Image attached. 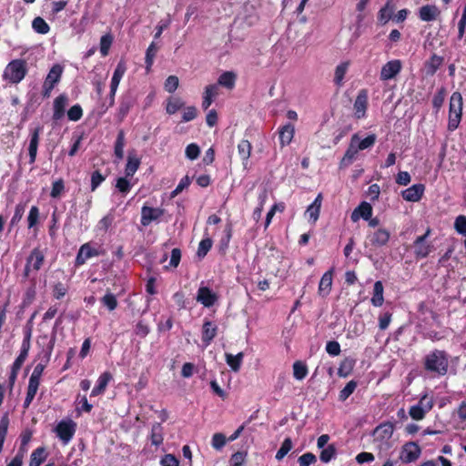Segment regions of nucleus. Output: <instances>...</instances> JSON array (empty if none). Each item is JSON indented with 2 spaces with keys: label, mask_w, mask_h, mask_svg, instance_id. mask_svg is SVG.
I'll return each instance as SVG.
<instances>
[{
  "label": "nucleus",
  "mask_w": 466,
  "mask_h": 466,
  "mask_svg": "<svg viewBox=\"0 0 466 466\" xmlns=\"http://www.w3.org/2000/svg\"><path fill=\"white\" fill-rule=\"evenodd\" d=\"M424 370L438 376H444L449 369V355L446 351L434 350L424 357Z\"/></svg>",
  "instance_id": "f257e3e1"
},
{
  "label": "nucleus",
  "mask_w": 466,
  "mask_h": 466,
  "mask_svg": "<svg viewBox=\"0 0 466 466\" xmlns=\"http://www.w3.org/2000/svg\"><path fill=\"white\" fill-rule=\"evenodd\" d=\"M27 63L24 59H14L5 66L3 79L10 84L20 83L27 75Z\"/></svg>",
  "instance_id": "f03ea898"
},
{
  "label": "nucleus",
  "mask_w": 466,
  "mask_h": 466,
  "mask_svg": "<svg viewBox=\"0 0 466 466\" xmlns=\"http://www.w3.org/2000/svg\"><path fill=\"white\" fill-rule=\"evenodd\" d=\"M463 100L460 92H453L450 98L448 130H456L461 121Z\"/></svg>",
  "instance_id": "7ed1b4c3"
},
{
  "label": "nucleus",
  "mask_w": 466,
  "mask_h": 466,
  "mask_svg": "<svg viewBox=\"0 0 466 466\" xmlns=\"http://www.w3.org/2000/svg\"><path fill=\"white\" fill-rule=\"evenodd\" d=\"M104 254V250L100 246L94 245L91 242L83 244L76 258V266L79 267L84 265L87 259L99 257Z\"/></svg>",
  "instance_id": "20e7f679"
},
{
  "label": "nucleus",
  "mask_w": 466,
  "mask_h": 466,
  "mask_svg": "<svg viewBox=\"0 0 466 466\" xmlns=\"http://www.w3.org/2000/svg\"><path fill=\"white\" fill-rule=\"evenodd\" d=\"M431 228H428L426 232L422 236H419L413 242L414 256L417 259L427 258L430 253L433 250V245L427 241V238L431 235Z\"/></svg>",
  "instance_id": "39448f33"
},
{
  "label": "nucleus",
  "mask_w": 466,
  "mask_h": 466,
  "mask_svg": "<svg viewBox=\"0 0 466 466\" xmlns=\"http://www.w3.org/2000/svg\"><path fill=\"white\" fill-rule=\"evenodd\" d=\"M421 454L420 447L414 441L405 443L400 453V460L404 463L417 461Z\"/></svg>",
  "instance_id": "423d86ee"
},
{
  "label": "nucleus",
  "mask_w": 466,
  "mask_h": 466,
  "mask_svg": "<svg viewBox=\"0 0 466 466\" xmlns=\"http://www.w3.org/2000/svg\"><path fill=\"white\" fill-rule=\"evenodd\" d=\"M390 231L384 228H379L374 231H370L367 236L369 244L376 248L386 246L390 240Z\"/></svg>",
  "instance_id": "0eeeda50"
},
{
  "label": "nucleus",
  "mask_w": 466,
  "mask_h": 466,
  "mask_svg": "<svg viewBox=\"0 0 466 466\" xmlns=\"http://www.w3.org/2000/svg\"><path fill=\"white\" fill-rule=\"evenodd\" d=\"M359 140V135L354 134L350 141L349 147L339 161V167L340 169L348 167L350 166L353 161L357 158L358 153L360 149L356 147L357 142Z\"/></svg>",
  "instance_id": "6e6552de"
},
{
  "label": "nucleus",
  "mask_w": 466,
  "mask_h": 466,
  "mask_svg": "<svg viewBox=\"0 0 466 466\" xmlns=\"http://www.w3.org/2000/svg\"><path fill=\"white\" fill-rule=\"evenodd\" d=\"M58 82V64L53 65L48 75L46 76L40 96L49 98L56 84Z\"/></svg>",
  "instance_id": "1a4fd4ad"
},
{
  "label": "nucleus",
  "mask_w": 466,
  "mask_h": 466,
  "mask_svg": "<svg viewBox=\"0 0 466 466\" xmlns=\"http://www.w3.org/2000/svg\"><path fill=\"white\" fill-rule=\"evenodd\" d=\"M402 69V63L400 59H393L382 66L380 78L388 81L395 78Z\"/></svg>",
  "instance_id": "9d476101"
},
{
  "label": "nucleus",
  "mask_w": 466,
  "mask_h": 466,
  "mask_svg": "<svg viewBox=\"0 0 466 466\" xmlns=\"http://www.w3.org/2000/svg\"><path fill=\"white\" fill-rule=\"evenodd\" d=\"M368 108V90L360 89L353 104L354 116L357 119L366 117Z\"/></svg>",
  "instance_id": "9b49d317"
},
{
  "label": "nucleus",
  "mask_w": 466,
  "mask_h": 466,
  "mask_svg": "<svg viewBox=\"0 0 466 466\" xmlns=\"http://www.w3.org/2000/svg\"><path fill=\"white\" fill-rule=\"evenodd\" d=\"M44 261V255L41 250L35 248L30 256L27 258L26 264L24 270V275L27 278L31 270L37 271L41 268Z\"/></svg>",
  "instance_id": "f8f14e48"
},
{
  "label": "nucleus",
  "mask_w": 466,
  "mask_h": 466,
  "mask_svg": "<svg viewBox=\"0 0 466 466\" xmlns=\"http://www.w3.org/2000/svg\"><path fill=\"white\" fill-rule=\"evenodd\" d=\"M164 214V209L159 208H152L144 205L141 208V225L147 227L152 221L157 220Z\"/></svg>",
  "instance_id": "ddd939ff"
},
{
  "label": "nucleus",
  "mask_w": 466,
  "mask_h": 466,
  "mask_svg": "<svg viewBox=\"0 0 466 466\" xmlns=\"http://www.w3.org/2000/svg\"><path fill=\"white\" fill-rule=\"evenodd\" d=\"M196 299L204 307L210 308L218 301V296L208 287L201 286L198 290Z\"/></svg>",
  "instance_id": "4468645a"
},
{
  "label": "nucleus",
  "mask_w": 466,
  "mask_h": 466,
  "mask_svg": "<svg viewBox=\"0 0 466 466\" xmlns=\"http://www.w3.org/2000/svg\"><path fill=\"white\" fill-rule=\"evenodd\" d=\"M394 427L392 423H382L373 431L374 441L380 443H386L393 434Z\"/></svg>",
  "instance_id": "2eb2a0df"
},
{
  "label": "nucleus",
  "mask_w": 466,
  "mask_h": 466,
  "mask_svg": "<svg viewBox=\"0 0 466 466\" xmlns=\"http://www.w3.org/2000/svg\"><path fill=\"white\" fill-rule=\"evenodd\" d=\"M76 430V423L71 419L60 421V440L67 443L74 436Z\"/></svg>",
  "instance_id": "dca6fc26"
},
{
  "label": "nucleus",
  "mask_w": 466,
  "mask_h": 466,
  "mask_svg": "<svg viewBox=\"0 0 466 466\" xmlns=\"http://www.w3.org/2000/svg\"><path fill=\"white\" fill-rule=\"evenodd\" d=\"M425 187L423 184H415L401 192V197L406 201L417 202L423 196Z\"/></svg>",
  "instance_id": "f3484780"
},
{
  "label": "nucleus",
  "mask_w": 466,
  "mask_h": 466,
  "mask_svg": "<svg viewBox=\"0 0 466 466\" xmlns=\"http://www.w3.org/2000/svg\"><path fill=\"white\" fill-rule=\"evenodd\" d=\"M372 207L370 203L362 201L351 213L350 218L353 222L358 221L360 218L369 220L372 217Z\"/></svg>",
  "instance_id": "a211bd4d"
},
{
  "label": "nucleus",
  "mask_w": 466,
  "mask_h": 466,
  "mask_svg": "<svg viewBox=\"0 0 466 466\" xmlns=\"http://www.w3.org/2000/svg\"><path fill=\"white\" fill-rule=\"evenodd\" d=\"M322 200V194L319 193L314 201L308 207L305 212V216L308 218L309 221H311L313 224H315L319 218Z\"/></svg>",
  "instance_id": "6ab92c4d"
},
{
  "label": "nucleus",
  "mask_w": 466,
  "mask_h": 466,
  "mask_svg": "<svg viewBox=\"0 0 466 466\" xmlns=\"http://www.w3.org/2000/svg\"><path fill=\"white\" fill-rule=\"evenodd\" d=\"M218 334V326L211 320L205 319L202 326V342L208 346Z\"/></svg>",
  "instance_id": "aec40b11"
},
{
  "label": "nucleus",
  "mask_w": 466,
  "mask_h": 466,
  "mask_svg": "<svg viewBox=\"0 0 466 466\" xmlns=\"http://www.w3.org/2000/svg\"><path fill=\"white\" fill-rule=\"evenodd\" d=\"M333 279V268L326 271L319 281L318 293L320 297L326 298L331 291Z\"/></svg>",
  "instance_id": "412c9836"
},
{
  "label": "nucleus",
  "mask_w": 466,
  "mask_h": 466,
  "mask_svg": "<svg viewBox=\"0 0 466 466\" xmlns=\"http://www.w3.org/2000/svg\"><path fill=\"white\" fill-rule=\"evenodd\" d=\"M127 67L126 61L123 58L120 59L115 68V71L113 73V76L111 79V83H110V88L112 89L113 92H116L118 85H119L123 76L127 72Z\"/></svg>",
  "instance_id": "4be33fe9"
},
{
  "label": "nucleus",
  "mask_w": 466,
  "mask_h": 466,
  "mask_svg": "<svg viewBox=\"0 0 466 466\" xmlns=\"http://www.w3.org/2000/svg\"><path fill=\"white\" fill-rule=\"evenodd\" d=\"M439 15L440 10L433 5H426L419 9V18L423 22L434 21Z\"/></svg>",
  "instance_id": "5701e85b"
},
{
  "label": "nucleus",
  "mask_w": 466,
  "mask_h": 466,
  "mask_svg": "<svg viewBox=\"0 0 466 466\" xmlns=\"http://www.w3.org/2000/svg\"><path fill=\"white\" fill-rule=\"evenodd\" d=\"M295 134V127L292 124L288 123L281 127L279 130V143L283 147L291 143Z\"/></svg>",
  "instance_id": "b1692460"
},
{
  "label": "nucleus",
  "mask_w": 466,
  "mask_h": 466,
  "mask_svg": "<svg viewBox=\"0 0 466 466\" xmlns=\"http://www.w3.org/2000/svg\"><path fill=\"white\" fill-rule=\"evenodd\" d=\"M395 5L392 0H388L378 13V20L381 25H386L390 19H393Z\"/></svg>",
  "instance_id": "393cba45"
},
{
  "label": "nucleus",
  "mask_w": 466,
  "mask_h": 466,
  "mask_svg": "<svg viewBox=\"0 0 466 466\" xmlns=\"http://www.w3.org/2000/svg\"><path fill=\"white\" fill-rule=\"evenodd\" d=\"M112 379V374L109 371L103 372L98 377L96 383L91 391V396H97L103 393Z\"/></svg>",
  "instance_id": "a878e982"
},
{
  "label": "nucleus",
  "mask_w": 466,
  "mask_h": 466,
  "mask_svg": "<svg viewBox=\"0 0 466 466\" xmlns=\"http://www.w3.org/2000/svg\"><path fill=\"white\" fill-rule=\"evenodd\" d=\"M444 58L436 54L431 55V56L425 62L424 66L426 70L427 76H433L437 72V70L443 64Z\"/></svg>",
  "instance_id": "bb28decb"
},
{
  "label": "nucleus",
  "mask_w": 466,
  "mask_h": 466,
  "mask_svg": "<svg viewBox=\"0 0 466 466\" xmlns=\"http://www.w3.org/2000/svg\"><path fill=\"white\" fill-rule=\"evenodd\" d=\"M218 86L208 85L205 87L203 94L202 108L207 110L213 103V98L218 96Z\"/></svg>",
  "instance_id": "cd10ccee"
},
{
  "label": "nucleus",
  "mask_w": 466,
  "mask_h": 466,
  "mask_svg": "<svg viewBox=\"0 0 466 466\" xmlns=\"http://www.w3.org/2000/svg\"><path fill=\"white\" fill-rule=\"evenodd\" d=\"M384 287L380 280H378L374 283L373 286V294L370 299V302L374 307H380L384 302Z\"/></svg>",
  "instance_id": "c85d7f7f"
},
{
  "label": "nucleus",
  "mask_w": 466,
  "mask_h": 466,
  "mask_svg": "<svg viewBox=\"0 0 466 466\" xmlns=\"http://www.w3.org/2000/svg\"><path fill=\"white\" fill-rule=\"evenodd\" d=\"M251 150H252V146L248 140L242 139L239 141V143L238 145V152L242 160V164L245 167H246V166L248 162L249 157L251 155Z\"/></svg>",
  "instance_id": "c756f323"
},
{
  "label": "nucleus",
  "mask_w": 466,
  "mask_h": 466,
  "mask_svg": "<svg viewBox=\"0 0 466 466\" xmlns=\"http://www.w3.org/2000/svg\"><path fill=\"white\" fill-rule=\"evenodd\" d=\"M39 142V128H35L31 133L30 143L28 147L29 163L33 164L36 158L37 147Z\"/></svg>",
  "instance_id": "7c9ffc66"
},
{
  "label": "nucleus",
  "mask_w": 466,
  "mask_h": 466,
  "mask_svg": "<svg viewBox=\"0 0 466 466\" xmlns=\"http://www.w3.org/2000/svg\"><path fill=\"white\" fill-rule=\"evenodd\" d=\"M134 106V99L131 96H124L119 103L118 107V118L122 121L129 113L130 109Z\"/></svg>",
  "instance_id": "2f4dec72"
},
{
  "label": "nucleus",
  "mask_w": 466,
  "mask_h": 466,
  "mask_svg": "<svg viewBox=\"0 0 466 466\" xmlns=\"http://www.w3.org/2000/svg\"><path fill=\"white\" fill-rule=\"evenodd\" d=\"M237 76L232 71H226L222 73L218 79V84L228 89H233L236 84Z\"/></svg>",
  "instance_id": "473e14b6"
},
{
  "label": "nucleus",
  "mask_w": 466,
  "mask_h": 466,
  "mask_svg": "<svg viewBox=\"0 0 466 466\" xmlns=\"http://www.w3.org/2000/svg\"><path fill=\"white\" fill-rule=\"evenodd\" d=\"M243 358H244L243 352H239L237 355H232L230 353L225 354V359H226L227 364L235 372H238L240 370V367H241V364L243 361Z\"/></svg>",
  "instance_id": "72a5a7b5"
},
{
  "label": "nucleus",
  "mask_w": 466,
  "mask_h": 466,
  "mask_svg": "<svg viewBox=\"0 0 466 466\" xmlns=\"http://www.w3.org/2000/svg\"><path fill=\"white\" fill-rule=\"evenodd\" d=\"M355 363L356 361L354 359L350 357L345 358L339 364L338 375L343 378L348 377L352 372Z\"/></svg>",
  "instance_id": "f704fd0d"
},
{
  "label": "nucleus",
  "mask_w": 466,
  "mask_h": 466,
  "mask_svg": "<svg viewBox=\"0 0 466 466\" xmlns=\"http://www.w3.org/2000/svg\"><path fill=\"white\" fill-rule=\"evenodd\" d=\"M184 106V102L179 97L170 96L167 100L166 111L168 115H174Z\"/></svg>",
  "instance_id": "c9c22d12"
},
{
  "label": "nucleus",
  "mask_w": 466,
  "mask_h": 466,
  "mask_svg": "<svg viewBox=\"0 0 466 466\" xmlns=\"http://www.w3.org/2000/svg\"><path fill=\"white\" fill-rule=\"evenodd\" d=\"M140 166V159L133 157L130 154L127 157V162L125 167L126 177H133Z\"/></svg>",
  "instance_id": "e433bc0d"
},
{
  "label": "nucleus",
  "mask_w": 466,
  "mask_h": 466,
  "mask_svg": "<svg viewBox=\"0 0 466 466\" xmlns=\"http://www.w3.org/2000/svg\"><path fill=\"white\" fill-rule=\"evenodd\" d=\"M350 62L345 61L338 65L335 68L334 82L338 86H340L343 83L345 75L349 69Z\"/></svg>",
  "instance_id": "4c0bfd02"
},
{
  "label": "nucleus",
  "mask_w": 466,
  "mask_h": 466,
  "mask_svg": "<svg viewBox=\"0 0 466 466\" xmlns=\"http://www.w3.org/2000/svg\"><path fill=\"white\" fill-rule=\"evenodd\" d=\"M46 458V449L39 447L32 452L29 466H40L45 461Z\"/></svg>",
  "instance_id": "58836bf2"
},
{
  "label": "nucleus",
  "mask_w": 466,
  "mask_h": 466,
  "mask_svg": "<svg viewBox=\"0 0 466 466\" xmlns=\"http://www.w3.org/2000/svg\"><path fill=\"white\" fill-rule=\"evenodd\" d=\"M39 384H40V381L29 379L26 397H25V400L24 402V408L28 407L30 405V403L32 402V400H34V398L37 392Z\"/></svg>",
  "instance_id": "ea45409f"
},
{
  "label": "nucleus",
  "mask_w": 466,
  "mask_h": 466,
  "mask_svg": "<svg viewBox=\"0 0 466 466\" xmlns=\"http://www.w3.org/2000/svg\"><path fill=\"white\" fill-rule=\"evenodd\" d=\"M124 147H125V133L121 129L117 133V137L115 142L114 154L118 159L124 157Z\"/></svg>",
  "instance_id": "a19ab883"
},
{
  "label": "nucleus",
  "mask_w": 466,
  "mask_h": 466,
  "mask_svg": "<svg viewBox=\"0 0 466 466\" xmlns=\"http://www.w3.org/2000/svg\"><path fill=\"white\" fill-rule=\"evenodd\" d=\"M308 375V367L307 365L300 361L297 360L293 363V376L296 380H301L306 378Z\"/></svg>",
  "instance_id": "79ce46f5"
},
{
  "label": "nucleus",
  "mask_w": 466,
  "mask_h": 466,
  "mask_svg": "<svg viewBox=\"0 0 466 466\" xmlns=\"http://www.w3.org/2000/svg\"><path fill=\"white\" fill-rule=\"evenodd\" d=\"M157 51V46L154 42H152L146 51L145 63H146L147 72H149L151 70Z\"/></svg>",
  "instance_id": "37998d69"
},
{
  "label": "nucleus",
  "mask_w": 466,
  "mask_h": 466,
  "mask_svg": "<svg viewBox=\"0 0 466 466\" xmlns=\"http://www.w3.org/2000/svg\"><path fill=\"white\" fill-rule=\"evenodd\" d=\"M114 37L110 33L101 36L99 49L102 56H106L108 55Z\"/></svg>",
  "instance_id": "c03bdc74"
},
{
  "label": "nucleus",
  "mask_w": 466,
  "mask_h": 466,
  "mask_svg": "<svg viewBox=\"0 0 466 466\" xmlns=\"http://www.w3.org/2000/svg\"><path fill=\"white\" fill-rule=\"evenodd\" d=\"M446 93V88L444 86H441L434 95L432 98V106L435 108L436 112H439L441 107L442 106L445 100Z\"/></svg>",
  "instance_id": "a18cd8bd"
},
{
  "label": "nucleus",
  "mask_w": 466,
  "mask_h": 466,
  "mask_svg": "<svg viewBox=\"0 0 466 466\" xmlns=\"http://www.w3.org/2000/svg\"><path fill=\"white\" fill-rule=\"evenodd\" d=\"M101 303L107 308L109 311L115 310L118 304L116 296L111 292H107L102 297Z\"/></svg>",
  "instance_id": "49530a36"
},
{
  "label": "nucleus",
  "mask_w": 466,
  "mask_h": 466,
  "mask_svg": "<svg viewBox=\"0 0 466 466\" xmlns=\"http://www.w3.org/2000/svg\"><path fill=\"white\" fill-rule=\"evenodd\" d=\"M33 29L38 34H46L49 31L48 24L40 16L35 17L32 23Z\"/></svg>",
  "instance_id": "de8ad7c7"
},
{
  "label": "nucleus",
  "mask_w": 466,
  "mask_h": 466,
  "mask_svg": "<svg viewBox=\"0 0 466 466\" xmlns=\"http://www.w3.org/2000/svg\"><path fill=\"white\" fill-rule=\"evenodd\" d=\"M212 245H213V241L210 238H203L199 244H198V251H197V254L199 258H204L208 252L212 248Z\"/></svg>",
  "instance_id": "09e8293b"
},
{
  "label": "nucleus",
  "mask_w": 466,
  "mask_h": 466,
  "mask_svg": "<svg viewBox=\"0 0 466 466\" xmlns=\"http://www.w3.org/2000/svg\"><path fill=\"white\" fill-rule=\"evenodd\" d=\"M377 140V136L375 134H370L367 136L362 140H358L356 147H358L360 150H365L368 148L372 147Z\"/></svg>",
  "instance_id": "8fccbe9b"
},
{
  "label": "nucleus",
  "mask_w": 466,
  "mask_h": 466,
  "mask_svg": "<svg viewBox=\"0 0 466 466\" xmlns=\"http://www.w3.org/2000/svg\"><path fill=\"white\" fill-rule=\"evenodd\" d=\"M150 440H151V443L156 446H158L162 443L163 433H162V427L160 426V424H156L152 427Z\"/></svg>",
  "instance_id": "3c124183"
},
{
  "label": "nucleus",
  "mask_w": 466,
  "mask_h": 466,
  "mask_svg": "<svg viewBox=\"0 0 466 466\" xmlns=\"http://www.w3.org/2000/svg\"><path fill=\"white\" fill-rule=\"evenodd\" d=\"M9 425L8 413L5 414L0 420V451H2L4 442L7 434Z\"/></svg>",
  "instance_id": "603ef678"
},
{
  "label": "nucleus",
  "mask_w": 466,
  "mask_h": 466,
  "mask_svg": "<svg viewBox=\"0 0 466 466\" xmlns=\"http://www.w3.org/2000/svg\"><path fill=\"white\" fill-rule=\"evenodd\" d=\"M24 360H20L19 358H16L12 365L11 372L9 374L8 382L9 385L12 387L16 380L18 371L20 370L21 367L24 364Z\"/></svg>",
  "instance_id": "864d4df0"
},
{
  "label": "nucleus",
  "mask_w": 466,
  "mask_h": 466,
  "mask_svg": "<svg viewBox=\"0 0 466 466\" xmlns=\"http://www.w3.org/2000/svg\"><path fill=\"white\" fill-rule=\"evenodd\" d=\"M107 175H103L100 170H95L91 174V185L90 188L92 191H95L102 182H104L106 178Z\"/></svg>",
  "instance_id": "5fc2aeb1"
},
{
  "label": "nucleus",
  "mask_w": 466,
  "mask_h": 466,
  "mask_svg": "<svg viewBox=\"0 0 466 466\" xmlns=\"http://www.w3.org/2000/svg\"><path fill=\"white\" fill-rule=\"evenodd\" d=\"M292 447H293V444H292L291 439L286 438L284 440V441L282 442L281 447L279 448V450L278 451V452L276 454V459L278 461H281L288 454V452L292 449Z\"/></svg>",
  "instance_id": "6e6d98bb"
},
{
  "label": "nucleus",
  "mask_w": 466,
  "mask_h": 466,
  "mask_svg": "<svg viewBox=\"0 0 466 466\" xmlns=\"http://www.w3.org/2000/svg\"><path fill=\"white\" fill-rule=\"evenodd\" d=\"M39 217L40 214L38 208L36 206H33L30 208L29 214L27 216L28 228H32L37 225Z\"/></svg>",
  "instance_id": "4d7b16f0"
},
{
  "label": "nucleus",
  "mask_w": 466,
  "mask_h": 466,
  "mask_svg": "<svg viewBox=\"0 0 466 466\" xmlns=\"http://www.w3.org/2000/svg\"><path fill=\"white\" fill-rule=\"evenodd\" d=\"M128 177H118L116 179V187L122 194H127L132 187L130 181L127 179Z\"/></svg>",
  "instance_id": "13d9d810"
},
{
  "label": "nucleus",
  "mask_w": 466,
  "mask_h": 466,
  "mask_svg": "<svg viewBox=\"0 0 466 466\" xmlns=\"http://www.w3.org/2000/svg\"><path fill=\"white\" fill-rule=\"evenodd\" d=\"M336 454V448L333 444L329 445L327 448H323L320 452L319 459L321 461L329 462Z\"/></svg>",
  "instance_id": "bf43d9fd"
},
{
  "label": "nucleus",
  "mask_w": 466,
  "mask_h": 466,
  "mask_svg": "<svg viewBox=\"0 0 466 466\" xmlns=\"http://www.w3.org/2000/svg\"><path fill=\"white\" fill-rule=\"evenodd\" d=\"M83 116V109L80 105L76 104L70 107L67 111V117L70 121H78Z\"/></svg>",
  "instance_id": "052dcab7"
},
{
  "label": "nucleus",
  "mask_w": 466,
  "mask_h": 466,
  "mask_svg": "<svg viewBox=\"0 0 466 466\" xmlns=\"http://www.w3.org/2000/svg\"><path fill=\"white\" fill-rule=\"evenodd\" d=\"M454 228L457 233L466 236V216L460 215L455 218Z\"/></svg>",
  "instance_id": "680f3d73"
},
{
  "label": "nucleus",
  "mask_w": 466,
  "mask_h": 466,
  "mask_svg": "<svg viewBox=\"0 0 466 466\" xmlns=\"http://www.w3.org/2000/svg\"><path fill=\"white\" fill-rule=\"evenodd\" d=\"M185 154L188 159L195 160L199 157L200 148L196 143H191L187 146Z\"/></svg>",
  "instance_id": "e2e57ef3"
},
{
  "label": "nucleus",
  "mask_w": 466,
  "mask_h": 466,
  "mask_svg": "<svg viewBox=\"0 0 466 466\" xmlns=\"http://www.w3.org/2000/svg\"><path fill=\"white\" fill-rule=\"evenodd\" d=\"M178 77L176 76H169L164 84L165 90L168 93H174L178 86Z\"/></svg>",
  "instance_id": "0e129e2a"
},
{
  "label": "nucleus",
  "mask_w": 466,
  "mask_h": 466,
  "mask_svg": "<svg viewBox=\"0 0 466 466\" xmlns=\"http://www.w3.org/2000/svg\"><path fill=\"white\" fill-rule=\"evenodd\" d=\"M325 350L327 353L332 357L339 356L341 352L340 345L336 340L328 341Z\"/></svg>",
  "instance_id": "69168bd1"
},
{
  "label": "nucleus",
  "mask_w": 466,
  "mask_h": 466,
  "mask_svg": "<svg viewBox=\"0 0 466 466\" xmlns=\"http://www.w3.org/2000/svg\"><path fill=\"white\" fill-rule=\"evenodd\" d=\"M246 452L238 451L234 453L230 458V465L231 466H244L246 461Z\"/></svg>",
  "instance_id": "338daca9"
},
{
  "label": "nucleus",
  "mask_w": 466,
  "mask_h": 466,
  "mask_svg": "<svg viewBox=\"0 0 466 466\" xmlns=\"http://www.w3.org/2000/svg\"><path fill=\"white\" fill-rule=\"evenodd\" d=\"M357 387V383L354 380L349 381L346 386L340 390L339 398L341 400H346L350 395L353 393Z\"/></svg>",
  "instance_id": "774afa93"
}]
</instances>
